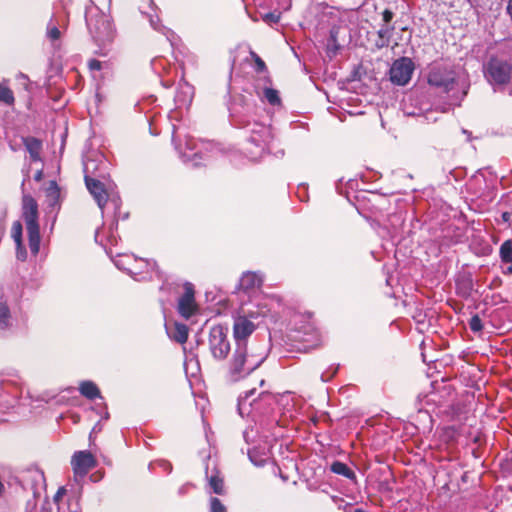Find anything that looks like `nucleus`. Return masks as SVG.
Segmentation results:
<instances>
[{
	"label": "nucleus",
	"mask_w": 512,
	"mask_h": 512,
	"mask_svg": "<svg viewBox=\"0 0 512 512\" xmlns=\"http://www.w3.org/2000/svg\"><path fill=\"white\" fill-rule=\"evenodd\" d=\"M192 98L193 88L187 83L180 84L174 98L176 109H187L192 102Z\"/></svg>",
	"instance_id": "dca6fc26"
},
{
	"label": "nucleus",
	"mask_w": 512,
	"mask_h": 512,
	"mask_svg": "<svg viewBox=\"0 0 512 512\" xmlns=\"http://www.w3.org/2000/svg\"><path fill=\"white\" fill-rule=\"evenodd\" d=\"M330 470L333 473L344 476L348 479L355 478V473L345 463L340 461H334L331 464Z\"/></svg>",
	"instance_id": "b1692460"
},
{
	"label": "nucleus",
	"mask_w": 512,
	"mask_h": 512,
	"mask_svg": "<svg viewBox=\"0 0 512 512\" xmlns=\"http://www.w3.org/2000/svg\"><path fill=\"white\" fill-rule=\"evenodd\" d=\"M79 391L84 397L90 400H93L100 396V391L98 387L92 381L81 382L79 386Z\"/></svg>",
	"instance_id": "4be33fe9"
},
{
	"label": "nucleus",
	"mask_w": 512,
	"mask_h": 512,
	"mask_svg": "<svg viewBox=\"0 0 512 512\" xmlns=\"http://www.w3.org/2000/svg\"><path fill=\"white\" fill-rule=\"evenodd\" d=\"M256 394V389L253 388L244 393V395H240L238 398V411L241 416L245 414H250L252 410L259 409V402L254 397Z\"/></svg>",
	"instance_id": "2eb2a0df"
},
{
	"label": "nucleus",
	"mask_w": 512,
	"mask_h": 512,
	"mask_svg": "<svg viewBox=\"0 0 512 512\" xmlns=\"http://www.w3.org/2000/svg\"><path fill=\"white\" fill-rule=\"evenodd\" d=\"M46 194V201L48 203V206L51 208H56L60 206V198H61V191L60 187L55 181H50L48 183V186L45 190Z\"/></svg>",
	"instance_id": "a211bd4d"
},
{
	"label": "nucleus",
	"mask_w": 512,
	"mask_h": 512,
	"mask_svg": "<svg viewBox=\"0 0 512 512\" xmlns=\"http://www.w3.org/2000/svg\"><path fill=\"white\" fill-rule=\"evenodd\" d=\"M354 512H364L361 509H356Z\"/></svg>",
	"instance_id": "09e8293b"
},
{
	"label": "nucleus",
	"mask_w": 512,
	"mask_h": 512,
	"mask_svg": "<svg viewBox=\"0 0 512 512\" xmlns=\"http://www.w3.org/2000/svg\"><path fill=\"white\" fill-rule=\"evenodd\" d=\"M74 512H78V510H75Z\"/></svg>",
	"instance_id": "3c124183"
},
{
	"label": "nucleus",
	"mask_w": 512,
	"mask_h": 512,
	"mask_svg": "<svg viewBox=\"0 0 512 512\" xmlns=\"http://www.w3.org/2000/svg\"><path fill=\"white\" fill-rule=\"evenodd\" d=\"M47 35L54 41L60 38V31L56 26H53L48 29Z\"/></svg>",
	"instance_id": "72a5a7b5"
},
{
	"label": "nucleus",
	"mask_w": 512,
	"mask_h": 512,
	"mask_svg": "<svg viewBox=\"0 0 512 512\" xmlns=\"http://www.w3.org/2000/svg\"><path fill=\"white\" fill-rule=\"evenodd\" d=\"M210 512H227L226 507L221 503V501L216 498L212 497L210 499Z\"/></svg>",
	"instance_id": "7c9ffc66"
},
{
	"label": "nucleus",
	"mask_w": 512,
	"mask_h": 512,
	"mask_svg": "<svg viewBox=\"0 0 512 512\" xmlns=\"http://www.w3.org/2000/svg\"><path fill=\"white\" fill-rule=\"evenodd\" d=\"M427 82L430 86L440 89L445 93H448L454 90L456 86H459L462 90L461 95L456 97V100L459 102L468 93L469 85H467L465 82L459 84L455 71L442 63H433L429 67Z\"/></svg>",
	"instance_id": "f03ea898"
},
{
	"label": "nucleus",
	"mask_w": 512,
	"mask_h": 512,
	"mask_svg": "<svg viewBox=\"0 0 512 512\" xmlns=\"http://www.w3.org/2000/svg\"><path fill=\"white\" fill-rule=\"evenodd\" d=\"M206 477L208 479L209 486L213 493L218 495L224 494V481L223 478L219 476L218 471H215V473L208 475V470H206Z\"/></svg>",
	"instance_id": "412c9836"
},
{
	"label": "nucleus",
	"mask_w": 512,
	"mask_h": 512,
	"mask_svg": "<svg viewBox=\"0 0 512 512\" xmlns=\"http://www.w3.org/2000/svg\"><path fill=\"white\" fill-rule=\"evenodd\" d=\"M88 67L90 71H99L102 69V62L96 59H91L88 61Z\"/></svg>",
	"instance_id": "f704fd0d"
},
{
	"label": "nucleus",
	"mask_w": 512,
	"mask_h": 512,
	"mask_svg": "<svg viewBox=\"0 0 512 512\" xmlns=\"http://www.w3.org/2000/svg\"><path fill=\"white\" fill-rule=\"evenodd\" d=\"M85 183L86 187L91 193V195L94 197L95 201L97 202L99 208L104 211V208L106 205L110 204L114 208V213H117V210L120 206V199L117 196H112L108 198V194L106 190L104 189L103 184L94 178H91L89 176H85Z\"/></svg>",
	"instance_id": "0eeeda50"
},
{
	"label": "nucleus",
	"mask_w": 512,
	"mask_h": 512,
	"mask_svg": "<svg viewBox=\"0 0 512 512\" xmlns=\"http://www.w3.org/2000/svg\"><path fill=\"white\" fill-rule=\"evenodd\" d=\"M25 146L27 151L29 152L30 158L33 161H39L40 152L42 148L41 141L36 138H28L25 140Z\"/></svg>",
	"instance_id": "5701e85b"
},
{
	"label": "nucleus",
	"mask_w": 512,
	"mask_h": 512,
	"mask_svg": "<svg viewBox=\"0 0 512 512\" xmlns=\"http://www.w3.org/2000/svg\"><path fill=\"white\" fill-rule=\"evenodd\" d=\"M469 327H470L471 331H473L475 333L482 331L483 324H482V320L479 317V315L475 314L474 316H472V318L469 321Z\"/></svg>",
	"instance_id": "c756f323"
},
{
	"label": "nucleus",
	"mask_w": 512,
	"mask_h": 512,
	"mask_svg": "<svg viewBox=\"0 0 512 512\" xmlns=\"http://www.w3.org/2000/svg\"><path fill=\"white\" fill-rule=\"evenodd\" d=\"M264 22L268 24H276L280 20V13L269 12L262 16Z\"/></svg>",
	"instance_id": "2f4dec72"
},
{
	"label": "nucleus",
	"mask_w": 512,
	"mask_h": 512,
	"mask_svg": "<svg viewBox=\"0 0 512 512\" xmlns=\"http://www.w3.org/2000/svg\"><path fill=\"white\" fill-rule=\"evenodd\" d=\"M415 66L413 61L408 57L396 59L390 68L389 75L393 84L404 86L412 77Z\"/></svg>",
	"instance_id": "6e6552de"
},
{
	"label": "nucleus",
	"mask_w": 512,
	"mask_h": 512,
	"mask_svg": "<svg viewBox=\"0 0 512 512\" xmlns=\"http://www.w3.org/2000/svg\"><path fill=\"white\" fill-rule=\"evenodd\" d=\"M15 98L13 91L0 83V102L6 104V105H12L14 104Z\"/></svg>",
	"instance_id": "bb28decb"
},
{
	"label": "nucleus",
	"mask_w": 512,
	"mask_h": 512,
	"mask_svg": "<svg viewBox=\"0 0 512 512\" xmlns=\"http://www.w3.org/2000/svg\"><path fill=\"white\" fill-rule=\"evenodd\" d=\"M246 127L249 128V131L251 133L249 142L250 144L255 145L257 149V151L255 152L249 149L248 151L254 154V158L261 156L263 152L266 150L269 142L273 137L271 128L269 126L257 122L253 124H247Z\"/></svg>",
	"instance_id": "423d86ee"
},
{
	"label": "nucleus",
	"mask_w": 512,
	"mask_h": 512,
	"mask_svg": "<svg viewBox=\"0 0 512 512\" xmlns=\"http://www.w3.org/2000/svg\"><path fill=\"white\" fill-rule=\"evenodd\" d=\"M338 367L331 366L327 371L321 374V380L323 382H328L332 379V377L337 373Z\"/></svg>",
	"instance_id": "473e14b6"
},
{
	"label": "nucleus",
	"mask_w": 512,
	"mask_h": 512,
	"mask_svg": "<svg viewBox=\"0 0 512 512\" xmlns=\"http://www.w3.org/2000/svg\"><path fill=\"white\" fill-rule=\"evenodd\" d=\"M258 398H259V400H267V399H271L272 396H271V394L262 391V392L258 393Z\"/></svg>",
	"instance_id": "ea45409f"
},
{
	"label": "nucleus",
	"mask_w": 512,
	"mask_h": 512,
	"mask_svg": "<svg viewBox=\"0 0 512 512\" xmlns=\"http://www.w3.org/2000/svg\"><path fill=\"white\" fill-rule=\"evenodd\" d=\"M266 348L257 342L235 344L231 358L225 371V380L229 383H236L257 368L267 358Z\"/></svg>",
	"instance_id": "f257e3e1"
},
{
	"label": "nucleus",
	"mask_w": 512,
	"mask_h": 512,
	"mask_svg": "<svg viewBox=\"0 0 512 512\" xmlns=\"http://www.w3.org/2000/svg\"><path fill=\"white\" fill-rule=\"evenodd\" d=\"M184 294L178 300V313L185 319H189L196 311L194 289L192 284H185Z\"/></svg>",
	"instance_id": "4468645a"
},
{
	"label": "nucleus",
	"mask_w": 512,
	"mask_h": 512,
	"mask_svg": "<svg viewBox=\"0 0 512 512\" xmlns=\"http://www.w3.org/2000/svg\"><path fill=\"white\" fill-rule=\"evenodd\" d=\"M512 72V66L507 61L492 58L486 70V76L488 80L495 84H506L509 82Z\"/></svg>",
	"instance_id": "1a4fd4ad"
},
{
	"label": "nucleus",
	"mask_w": 512,
	"mask_h": 512,
	"mask_svg": "<svg viewBox=\"0 0 512 512\" xmlns=\"http://www.w3.org/2000/svg\"><path fill=\"white\" fill-rule=\"evenodd\" d=\"M208 347L215 360H225L231 350L228 329L222 325L213 326L209 331Z\"/></svg>",
	"instance_id": "39448f33"
},
{
	"label": "nucleus",
	"mask_w": 512,
	"mask_h": 512,
	"mask_svg": "<svg viewBox=\"0 0 512 512\" xmlns=\"http://www.w3.org/2000/svg\"><path fill=\"white\" fill-rule=\"evenodd\" d=\"M264 98L271 105H278V104H280V97L278 95V91L275 90V89L266 88L264 90Z\"/></svg>",
	"instance_id": "c85d7f7f"
},
{
	"label": "nucleus",
	"mask_w": 512,
	"mask_h": 512,
	"mask_svg": "<svg viewBox=\"0 0 512 512\" xmlns=\"http://www.w3.org/2000/svg\"><path fill=\"white\" fill-rule=\"evenodd\" d=\"M189 330L186 324L183 323H175L174 328L170 333L171 339L174 341L184 344L188 339Z\"/></svg>",
	"instance_id": "aec40b11"
},
{
	"label": "nucleus",
	"mask_w": 512,
	"mask_h": 512,
	"mask_svg": "<svg viewBox=\"0 0 512 512\" xmlns=\"http://www.w3.org/2000/svg\"><path fill=\"white\" fill-rule=\"evenodd\" d=\"M11 236L15 241L16 246L21 248L22 243V225L19 221H16L12 225Z\"/></svg>",
	"instance_id": "cd10ccee"
},
{
	"label": "nucleus",
	"mask_w": 512,
	"mask_h": 512,
	"mask_svg": "<svg viewBox=\"0 0 512 512\" xmlns=\"http://www.w3.org/2000/svg\"><path fill=\"white\" fill-rule=\"evenodd\" d=\"M12 316L7 300L0 293V330H5L11 326Z\"/></svg>",
	"instance_id": "6ab92c4d"
},
{
	"label": "nucleus",
	"mask_w": 512,
	"mask_h": 512,
	"mask_svg": "<svg viewBox=\"0 0 512 512\" xmlns=\"http://www.w3.org/2000/svg\"><path fill=\"white\" fill-rule=\"evenodd\" d=\"M393 28L389 25H383L381 29L378 31V36L380 38V43H378L379 47H384L389 44L390 38L392 36Z\"/></svg>",
	"instance_id": "a878e982"
},
{
	"label": "nucleus",
	"mask_w": 512,
	"mask_h": 512,
	"mask_svg": "<svg viewBox=\"0 0 512 512\" xmlns=\"http://www.w3.org/2000/svg\"><path fill=\"white\" fill-rule=\"evenodd\" d=\"M157 465H159L167 473H170L172 470V466L168 461L160 460L157 462Z\"/></svg>",
	"instance_id": "e433bc0d"
},
{
	"label": "nucleus",
	"mask_w": 512,
	"mask_h": 512,
	"mask_svg": "<svg viewBox=\"0 0 512 512\" xmlns=\"http://www.w3.org/2000/svg\"><path fill=\"white\" fill-rule=\"evenodd\" d=\"M22 487L30 491L36 499L40 496L45 486V477L42 471L38 469H28L21 476Z\"/></svg>",
	"instance_id": "f8f14e48"
},
{
	"label": "nucleus",
	"mask_w": 512,
	"mask_h": 512,
	"mask_svg": "<svg viewBox=\"0 0 512 512\" xmlns=\"http://www.w3.org/2000/svg\"><path fill=\"white\" fill-rule=\"evenodd\" d=\"M262 277L255 272L243 273L240 278L239 286L241 289L248 291L250 289L259 288L262 285Z\"/></svg>",
	"instance_id": "f3484780"
},
{
	"label": "nucleus",
	"mask_w": 512,
	"mask_h": 512,
	"mask_svg": "<svg viewBox=\"0 0 512 512\" xmlns=\"http://www.w3.org/2000/svg\"><path fill=\"white\" fill-rule=\"evenodd\" d=\"M254 56L258 70H264L266 68L265 62L258 55L254 54Z\"/></svg>",
	"instance_id": "58836bf2"
},
{
	"label": "nucleus",
	"mask_w": 512,
	"mask_h": 512,
	"mask_svg": "<svg viewBox=\"0 0 512 512\" xmlns=\"http://www.w3.org/2000/svg\"><path fill=\"white\" fill-rule=\"evenodd\" d=\"M86 24L95 41L105 43L112 40V24L102 12L97 9L88 10L86 12Z\"/></svg>",
	"instance_id": "20e7f679"
},
{
	"label": "nucleus",
	"mask_w": 512,
	"mask_h": 512,
	"mask_svg": "<svg viewBox=\"0 0 512 512\" xmlns=\"http://www.w3.org/2000/svg\"><path fill=\"white\" fill-rule=\"evenodd\" d=\"M249 458H250V459H251V461H252V462H254L256 465H261V464H262V463H260V462H259V463H258V462H255V461L253 460V458H252V454H251V453H249Z\"/></svg>",
	"instance_id": "de8ad7c7"
},
{
	"label": "nucleus",
	"mask_w": 512,
	"mask_h": 512,
	"mask_svg": "<svg viewBox=\"0 0 512 512\" xmlns=\"http://www.w3.org/2000/svg\"><path fill=\"white\" fill-rule=\"evenodd\" d=\"M472 290V282L469 280L465 283V294L469 295Z\"/></svg>",
	"instance_id": "c03bdc74"
},
{
	"label": "nucleus",
	"mask_w": 512,
	"mask_h": 512,
	"mask_svg": "<svg viewBox=\"0 0 512 512\" xmlns=\"http://www.w3.org/2000/svg\"><path fill=\"white\" fill-rule=\"evenodd\" d=\"M255 329L256 325L246 316H239L235 318L233 324V337L235 344L249 343L248 338L255 331Z\"/></svg>",
	"instance_id": "ddd939ff"
},
{
	"label": "nucleus",
	"mask_w": 512,
	"mask_h": 512,
	"mask_svg": "<svg viewBox=\"0 0 512 512\" xmlns=\"http://www.w3.org/2000/svg\"><path fill=\"white\" fill-rule=\"evenodd\" d=\"M158 19L157 21H155L152 17L150 18V24L151 26L155 29V30H158V31H161V27L158 25Z\"/></svg>",
	"instance_id": "79ce46f5"
},
{
	"label": "nucleus",
	"mask_w": 512,
	"mask_h": 512,
	"mask_svg": "<svg viewBox=\"0 0 512 512\" xmlns=\"http://www.w3.org/2000/svg\"><path fill=\"white\" fill-rule=\"evenodd\" d=\"M63 493H64V488H60L55 495V500H57Z\"/></svg>",
	"instance_id": "a18cd8bd"
},
{
	"label": "nucleus",
	"mask_w": 512,
	"mask_h": 512,
	"mask_svg": "<svg viewBox=\"0 0 512 512\" xmlns=\"http://www.w3.org/2000/svg\"><path fill=\"white\" fill-rule=\"evenodd\" d=\"M114 263L118 269L127 271L131 275H138L142 273V268L145 267L147 270L156 269V262H151L146 259H137L132 256L123 255L119 259L114 260Z\"/></svg>",
	"instance_id": "9b49d317"
},
{
	"label": "nucleus",
	"mask_w": 512,
	"mask_h": 512,
	"mask_svg": "<svg viewBox=\"0 0 512 512\" xmlns=\"http://www.w3.org/2000/svg\"><path fill=\"white\" fill-rule=\"evenodd\" d=\"M393 18V12H391L390 10H385L383 12V21L385 22V25H388L389 22L392 20Z\"/></svg>",
	"instance_id": "4c0bfd02"
},
{
	"label": "nucleus",
	"mask_w": 512,
	"mask_h": 512,
	"mask_svg": "<svg viewBox=\"0 0 512 512\" xmlns=\"http://www.w3.org/2000/svg\"><path fill=\"white\" fill-rule=\"evenodd\" d=\"M22 218L28 233L29 248L33 255L40 250V229L38 224V204L30 195H24L22 199Z\"/></svg>",
	"instance_id": "7ed1b4c3"
},
{
	"label": "nucleus",
	"mask_w": 512,
	"mask_h": 512,
	"mask_svg": "<svg viewBox=\"0 0 512 512\" xmlns=\"http://www.w3.org/2000/svg\"><path fill=\"white\" fill-rule=\"evenodd\" d=\"M501 217H502V220L504 222H509L511 217H512V213H510V212H503Z\"/></svg>",
	"instance_id": "37998d69"
},
{
	"label": "nucleus",
	"mask_w": 512,
	"mask_h": 512,
	"mask_svg": "<svg viewBox=\"0 0 512 512\" xmlns=\"http://www.w3.org/2000/svg\"><path fill=\"white\" fill-rule=\"evenodd\" d=\"M97 465V461L90 451H76L71 459L75 479H83L87 473Z\"/></svg>",
	"instance_id": "9d476101"
},
{
	"label": "nucleus",
	"mask_w": 512,
	"mask_h": 512,
	"mask_svg": "<svg viewBox=\"0 0 512 512\" xmlns=\"http://www.w3.org/2000/svg\"><path fill=\"white\" fill-rule=\"evenodd\" d=\"M500 258L504 263H512V240H506L500 246Z\"/></svg>",
	"instance_id": "393cba45"
},
{
	"label": "nucleus",
	"mask_w": 512,
	"mask_h": 512,
	"mask_svg": "<svg viewBox=\"0 0 512 512\" xmlns=\"http://www.w3.org/2000/svg\"><path fill=\"white\" fill-rule=\"evenodd\" d=\"M504 274L512 275V265L508 266L504 271Z\"/></svg>",
	"instance_id": "49530a36"
},
{
	"label": "nucleus",
	"mask_w": 512,
	"mask_h": 512,
	"mask_svg": "<svg viewBox=\"0 0 512 512\" xmlns=\"http://www.w3.org/2000/svg\"><path fill=\"white\" fill-rule=\"evenodd\" d=\"M16 250H17V258L19 260H25L26 259V256H27V253H26V250L23 246V243H21V248H19L18 246H16Z\"/></svg>",
	"instance_id": "c9c22d12"
},
{
	"label": "nucleus",
	"mask_w": 512,
	"mask_h": 512,
	"mask_svg": "<svg viewBox=\"0 0 512 512\" xmlns=\"http://www.w3.org/2000/svg\"><path fill=\"white\" fill-rule=\"evenodd\" d=\"M182 157L184 161L193 160L194 158L198 157V153H194L193 155H190L188 153H182Z\"/></svg>",
	"instance_id": "a19ab883"
},
{
	"label": "nucleus",
	"mask_w": 512,
	"mask_h": 512,
	"mask_svg": "<svg viewBox=\"0 0 512 512\" xmlns=\"http://www.w3.org/2000/svg\"><path fill=\"white\" fill-rule=\"evenodd\" d=\"M463 133L469 135V132L467 130H463Z\"/></svg>",
	"instance_id": "8fccbe9b"
}]
</instances>
